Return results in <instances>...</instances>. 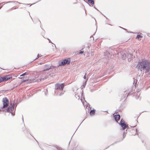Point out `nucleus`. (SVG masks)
Here are the masks:
<instances>
[{"instance_id":"obj_17","label":"nucleus","mask_w":150,"mask_h":150,"mask_svg":"<svg viewBox=\"0 0 150 150\" xmlns=\"http://www.w3.org/2000/svg\"><path fill=\"white\" fill-rule=\"evenodd\" d=\"M48 70V69H46V70H44L43 71H46Z\"/></svg>"},{"instance_id":"obj_18","label":"nucleus","mask_w":150,"mask_h":150,"mask_svg":"<svg viewBox=\"0 0 150 150\" xmlns=\"http://www.w3.org/2000/svg\"><path fill=\"white\" fill-rule=\"evenodd\" d=\"M19 79H22V77H19Z\"/></svg>"},{"instance_id":"obj_16","label":"nucleus","mask_w":150,"mask_h":150,"mask_svg":"<svg viewBox=\"0 0 150 150\" xmlns=\"http://www.w3.org/2000/svg\"><path fill=\"white\" fill-rule=\"evenodd\" d=\"M86 75H85V76H83V78L86 79Z\"/></svg>"},{"instance_id":"obj_12","label":"nucleus","mask_w":150,"mask_h":150,"mask_svg":"<svg viewBox=\"0 0 150 150\" xmlns=\"http://www.w3.org/2000/svg\"><path fill=\"white\" fill-rule=\"evenodd\" d=\"M88 2L91 4H94V1L93 0H87Z\"/></svg>"},{"instance_id":"obj_13","label":"nucleus","mask_w":150,"mask_h":150,"mask_svg":"<svg viewBox=\"0 0 150 150\" xmlns=\"http://www.w3.org/2000/svg\"><path fill=\"white\" fill-rule=\"evenodd\" d=\"M41 55H40L39 54H38V56H37V58H36L35 59V60L36 59H38L39 57H41Z\"/></svg>"},{"instance_id":"obj_7","label":"nucleus","mask_w":150,"mask_h":150,"mask_svg":"<svg viewBox=\"0 0 150 150\" xmlns=\"http://www.w3.org/2000/svg\"><path fill=\"white\" fill-rule=\"evenodd\" d=\"M114 117L116 122H117L120 119V115H114Z\"/></svg>"},{"instance_id":"obj_5","label":"nucleus","mask_w":150,"mask_h":150,"mask_svg":"<svg viewBox=\"0 0 150 150\" xmlns=\"http://www.w3.org/2000/svg\"><path fill=\"white\" fill-rule=\"evenodd\" d=\"M70 60L69 59H65L63 60H62L60 62V65L62 66L65 65L66 64H69L70 63Z\"/></svg>"},{"instance_id":"obj_8","label":"nucleus","mask_w":150,"mask_h":150,"mask_svg":"<svg viewBox=\"0 0 150 150\" xmlns=\"http://www.w3.org/2000/svg\"><path fill=\"white\" fill-rule=\"evenodd\" d=\"M35 79V78L33 79H31L29 80H25L23 81V82H25L27 81H28V82L29 83H31L32 82H34V81Z\"/></svg>"},{"instance_id":"obj_2","label":"nucleus","mask_w":150,"mask_h":150,"mask_svg":"<svg viewBox=\"0 0 150 150\" xmlns=\"http://www.w3.org/2000/svg\"><path fill=\"white\" fill-rule=\"evenodd\" d=\"M9 101L6 98H4L3 99V106L1 107L0 111H5L7 112H11L12 109L11 107H8L7 109H5V108L8 107V105Z\"/></svg>"},{"instance_id":"obj_10","label":"nucleus","mask_w":150,"mask_h":150,"mask_svg":"<svg viewBox=\"0 0 150 150\" xmlns=\"http://www.w3.org/2000/svg\"><path fill=\"white\" fill-rule=\"evenodd\" d=\"M95 113V110H91L90 111V114L91 115H94Z\"/></svg>"},{"instance_id":"obj_9","label":"nucleus","mask_w":150,"mask_h":150,"mask_svg":"<svg viewBox=\"0 0 150 150\" xmlns=\"http://www.w3.org/2000/svg\"><path fill=\"white\" fill-rule=\"evenodd\" d=\"M143 36H142L141 35H137V37L136 38V39L138 40H141Z\"/></svg>"},{"instance_id":"obj_11","label":"nucleus","mask_w":150,"mask_h":150,"mask_svg":"<svg viewBox=\"0 0 150 150\" xmlns=\"http://www.w3.org/2000/svg\"><path fill=\"white\" fill-rule=\"evenodd\" d=\"M29 74V72H26L24 73H23L22 74H21V75L20 76H25V75H28Z\"/></svg>"},{"instance_id":"obj_6","label":"nucleus","mask_w":150,"mask_h":150,"mask_svg":"<svg viewBox=\"0 0 150 150\" xmlns=\"http://www.w3.org/2000/svg\"><path fill=\"white\" fill-rule=\"evenodd\" d=\"M120 125L123 130L125 129L128 127V126L125 124V121L122 119L120 121Z\"/></svg>"},{"instance_id":"obj_14","label":"nucleus","mask_w":150,"mask_h":150,"mask_svg":"<svg viewBox=\"0 0 150 150\" xmlns=\"http://www.w3.org/2000/svg\"><path fill=\"white\" fill-rule=\"evenodd\" d=\"M125 136H126L125 134V133L124 132V134H123V139H123L124 138Z\"/></svg>"},{"instance_id":"obj_3","label":"nucleus","mask_w":150,"mask_h":150,"mask_svg":"<svg viewBox=\"0 0 150 150\" xmlns=\"http://www.w3.org/2000/svg\"><path fill=\"white\" fill-rule=\"evenodd\" d=\"M12 78V77L10 75H7L3 77L0 76V83L7 81Z\"/></svg>"},{"instance_id":"obj_15","label":"nucleus","mask_w":150,"mask_h":150,"mask_svg":"<svg viewBox=\"0 0 150 150\" xmlns=\"http://www.w3.org/2000/svg\"><path fill=\"white\" fill-rule=\"evenodd\" d=\"M83 53V51H81L80 52H79V54H82Z\"/></svg>"},{"instance_id":"obj_4","label":"nucleus","mask_w":150,"mask_h":150,"mask_svg":"<svg viewBox=\"0 0 150 150\" xmlns=\"http://www.w3.org/2000/svg\"><path fill=\"white\" fill-rule=\"evenodd\" d=\"M64 84L57 83L55 85V89H59L62 91L64 88Z\"/></svg>"},{"instance_id":"obj_19","label":"nucleus","mask_w":150,"mask_h":150,"mask_svg":"<svg viewBox=\"0 0 150 150\" xmlns=\"http://www.w3.org/2000/svg\"><path fill=\"white\" fill-rule=\"evenodd\" d=\"M88 107V105H87V106L86 107V108H87V107Z\"/></svg>"},{"instance_id":"obj_1","label":"nucleus","mask_w":150,"mask_h":150,"mask_svg":"<svg viewBox=\"0 0 150 150\" xmlns=\"http://www.w3.org/2000/svg\"><path fill=\"white\" fill-rule=\"evenodd\" d=\"M137 67L138 69L145 70L146 72H148L150 71V62L146 60H142L139 62Z\"/></svg>"}]
</instances>
